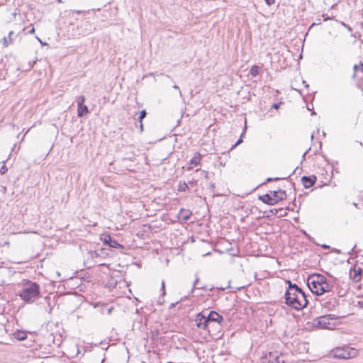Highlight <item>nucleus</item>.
<instances>
[{"label": "nucleus", "mask_w": 363, "mask_h": 363, "mask_svg": "<svg viewBox=\"0 0 363 363\" xmlns=\"http://www.w3.org/2000/svg\"><path fill=\"white\" fill-rule=\"evenodd\" d=\"M59 2H62V0H57Z\"/></svg>", "instance_id": "nucleus-47"}, {"label": "nucleus", "mask_w": 363, "mask_h": 363, "mask_svg": "<svg viewBox=\"0 0 363 363\" xmlns=\"http://www.w3.org/2000/svg\"><path fill=\"white\" fill-rule=\"evenodd\" d=\"M336 319L337 317L333 314L322 315L315 319L313 324L320 328L331 329L335 326V324L332 323V321Z\"/></svg>", "instance_id": "nucleus-5"}, {"label": "nucleus", "mask_w": 363, "mask_h": 363, "mask_svg": "<svg viewBox=\"0 0 363 363\" xmlns=\"http://www.w3.org/2000/svg\"><path fill=\"white\" fill-rule=\"evenodd\" d=\"M354 274H359V272H354Z\"/></svg>", "instance_id": "nucleus-45"}, {"label": "nucleus", "mask_w": 363, "mask_h": 363, "mask_svg": "<svg viewBox=\"0 0 363 363\" xmlns=\"http://www.w3.org/2000/svg\"><path fill=\"white\" fill-rule=\"evenodd\" d=\"M8 169L6 165H3L0 169V173L4 174L7 172Z\"/></svg>", "instance_id": "nucleus-25"}, {"label": "nucleus", "mask_w": 363, "mask_h": 363, "mask_svg": "<svg viewBox=\"0 0 363 363\" xmlns=\"http://www.w3.org/2000/svg\"><path fill=\"white\" fill-rule=\"evenodd\" d=\"M18 295L26 303H33L40 297V286L36 282L23 280Z\"/></svg>", "instance_id": "nucleus-1"}, {"label": "nucleus", "mask_w": 363, "mask_h": 363, "mask_svg": "<svg viewBox=\"0 0 363 363\" xmlns=\"http://www.w3.org/2000/svg\"><path fill=\"white\" fill-rule=\"evenodd\" d=\"M270 213H271L272 215H275V214L277 213V209L270 210Z\"/></svg>", "instance_id": "nucleus-33"}, {"label": "nucleus", "mask_w": 363, "mask_h": 363, "mask_svg": "<svg viewBox=\"0 0 363 363\" xmlns=\"http://www.w3.org/2000/svg\"><path fill=\"white\" fill-rule=\"evenodd\" d=\"M101 241L104 245H108L110 247L119 248L123 246L119 244L116 240H112L111 237L108 235H105L101 238Z\"/></svg>", "instance_id": "nucleus-10"}, {"label": "nucleus", "mask_w": 363, "mask_h": 363, "mask_svg": "<svg viewBox=\"0 0 363 363\" xmlns=\"http://www.w3.org/2000/svg\"><path fill=\"white\" fill-rule=\"evenodd\" d=\"M201 161V155L199 152H196L194 157L190 161V164L194 166H197Z\"/></svg>", "instance_id": "nucleus-16"}, {"label": "nucleus", "mask_w": 363, "mask_h": 363, "mask_svg": "<svg viewBox=\"0 0 363 363\" xmlns=\"http://www.w3.org/2000/svg\"><path fill=\"white\" fill-rule=\"evenodd\" d=\"M195 321L199 329L208 330L209 333L211 332V325L205 311L199 313L196 316Z\"/></svg>", "instance_id": "nucleus-7"}, {"label": "nucleus", "mask_w": 363, "mask_h": 363, "mask_svg": "<svg viewBox=\"0 0 363 363\" xmlns=\"http://www.w3.org/2000/svg\"><path fill=\"white\" fill-rule=\"evenodd\" d=\"M187 168H188V169H192V167H188Z\"/></svg>", "instance_id": "nucleus-46"}, {"label": "nucleus", "mask_w": 363, "mask_h": 363, "mask_svg": "<svg viewBox=\"0 0 363 363\" xmlns=\"http://www.w3.org/2000/svg\"><path fill=\"white\" fill-rule=\"evenodd\" d=\"M189 189L188 184L185 182H179L178 186L179 191H185Z\"/></svg>", "instance_id": "nucleus-19"}, {"label": "nucleus", "mask_w": 363, "mask_h": 363, "mask_svg": "<svg viewBox=\"0 0 363 363\" xmlns=\"http://www.w3.org/2000/svg\"><path fill=\"white\" fill-rule=\"evenodd\" d=\"M205 312L211 325V328L213 326L215 323L218 325L220 324V323L223 320V318L214 311H211L210 312L206 311Z\"/></svg>", "instance_id": "nucleus-9"}, {"label": "nucleus", "mask_w": 363, "mask_h": 363, "mask_svg": "<svg viewBox=\"0 0 363 363\" xmlns=\"http://www.w3.org/2000/svg\"><path fill=\"white\" fill-rule=\"evenodd\" d=\"M356 78L363 79V68L359 69V74Z\"/></svg>", "instance_id": "nucleus-26"}, {"label": "nucleus", "mask_w": 363, "mask_h": 363, "mask_svg": "<svg viewBox=\"0 0 363 363\" xmlns=\"http://www.w3.org/2000/svg\"><path fill=\"white\" fill-rule=\"evenodd\" d=\"M279 107V104H274L272 108L277 109Z\"/></svg>", "instance_id": "nucleus-32"}, {"label": "nucleus", "mask_w": 363, "mask_h": 363, "mask_svg": "<svg viewBox=\"0 0 363 363\" xmlns=\"http://www.w3.org/2000/svg\"><path fill=\"white\" fill-rule=\"evenodd\" d=\"M13 34V31H10L9 33V35L8 37H4L3 39H2V44L4 45V47L6 48L8 47L11 43H13V38H12V35Z\"/></svg>", "instance_id": "nucleus-15"}, {"label": "nucleus", "mask_w": 363, "mask_h": 363, "mask_svg": "<svg viewBox=\"0 0 363 363\" xmlns=\"http://www.w3.org/2000/svg\"><path fill=\"white\" fill-rule=\"evenodd\" d=\"M358 354V351L355 348L348 346L337 347L332 350L330 355L335 359H347L354 358Z\"/></svg>", "instance_id": "nucleus-4"}, {"label": "nucleus", "mask_w": 363, "mask_h": 363, "mask_svg": "<svg viewBox=\"0 0 363 363\" xmlns=\"http://www.w3.org/2000/svg\"><path fill=\"white\" fill-rule=\"evenodd\" d=\"M191 215L192 213L191 211L182 208L179 213V218L182 221H186L190 218Z\"/></svg>", "instance_id": "nucleus-13"}, {"label": "nucleus", "mask_w": 363, "mask_h": 363, "mask_svg": "<svg viewBox=\"0 0 363 363\" xmlns=\"http://www.w3.org/2000/svg\"><path fill=\"white\" fill-rule=\"evenodd\" d=\"M323 275L321 274H312L310 275L307 279V284L312 293L319 295L320 293V283L322 282Z\"/></svg>", "instance_id": "nucleus-6"}, {"label": "nucleus", "mask_w": 363, "mask_h": 363, "mask_svg": "<svg viewBox=\"0 0 363 363\" xmlns=\"http://www.w3.org/2000/svg\"><path fill=\"white\" fill-rule=\"evenodd\" d=\"M354 274H359V272H354Z\"/></svg>", "instance_id": "nucleus-44"}, {"label": "nucleus", "mask_w": 363, "mask_h": 363, "mask_svg": "<svg viewBox=\"0 0 363 363\" xmlns=\"http://www.w3.org/2000/svg\"><path fill=\"white\" fill-rule=\"evenodd\" d=\"M85 101V97L84 96H80L77 99V105H82L84 104Z\"/></svg>", "instance_id": "nucleus-24"}, {"label": "nucleus", "mask_w": 363, "mask_h": 363, "mask_svg": "<svg viewBox=\"0 0 363 363\" xmlns=\"http://www.w3.org/2000/svg\"><path fill=\"white\" fill-rule=\"evenodd\" d=\"M173 88H174V89H175L179 90V96H182V91H180L179 87L177 85H174V86H173Z\"/></svg>", "instance_id": "nucleus-30"}, {"label": "nucleus", "mask_w": 363, "mask_h": 363, "mask_svg": "<svg viewBox=\"0 0 363 363\" xmlns=\"http://www.w3.org/2000/svg\"><path fill=\"white\" fill-rule=\"evenodd\" d=\"M36 38L38 40V41L42 44V45H44L45 43H43L42 42V40L38 38V37H36Z\"/></svg>", "instance_id": "nucleus-38"}, {"label": "nucleus", "mask_w": 363, "mask_h": 363, "mask_svg": "<svg viewBox=\"0 0 363 363\" xmlns=\"http://www.w3.org/2000/svg\"><path fill=\"white\" fill-rule=\"evenodd\" d=\"M354 274H359V272H354Z\"/></svg>", "instance_id": "nucleus-43"}, {"label": "nucleus", "mask_w": 363, "mask_h": 363, "mask_svg": "<svg viewBox=\"0 0 363 363\" xmlns=\"http://www.w3.org/2000/svg\"><path fill=\"white\" fill-rule=\"evenodd\" d=\"M268 6H271L274 4L275 0H264Z\"/></svg>", "instance_id": "nucleus-29"}, {"label": "nucleus", "mask_w": 363, "mask_h": 363, "mask_svg": "<svg viewBox=\"0 0 363 363\" xmlns=\"http://www.w3.org/2000/svg\"><path fill=\"white\" fill-rule=\"evenodd\" d=\"M261 71V67L257 65H253L250 69V73L252 77H256L259 74Z\"/></svg>", "instance_id": "nucleus-17"}, {"label": "nucleus", "mask_w": 363, "mask_h": 363, "mask_svg": "<svg viewBox=\"0 0 363 363\" xmlns=\"http://www.w3.org/2000/svg\"><path fill=\"white\" fill-rule=\"evenodd\" d=\"M72 13H77V14H80V13H87V11H82V10H73V11H72Z\"/></svg>", "instance_id": "nucleus-28"}, {"label": "nucleus", "mask_w": 363, "mask_h": 363, "mask_svg": "<svg viewBox=\"0 0 363 363\" xmlns=\"http://www.w3.org/2000/svg\"><path fill=\"white\" fill-rule=\"evenodd\" d=\"M361 68H363V64L362 63H360L359 65H354V67H353L354 73H353V75H352V78L353 79H355L356 77L358 76L359 72V69H361Z\"/></svg>", "instance_id": "nucleus-18"}, {"label": "nucleus", "mask_w": 363, "mask_h": 363, "mask_svg": "<svg viewBox=\"0 0 363 363\" xmlns=\"http://www.w3.org/2000/svg\"><path fill=\"white\" fill-rule=\"evenodd\" d=\"M162 289L163 290V294H165V291H164V282L162 281Z\"/></svg>", "instance_id": "nucleus-34"}, {"label": "nucleus", "mask_w": 363, "mask_h": 363, "mask_svg": "<svg viewBox=\"0 0 363 363\" xmlns=\"http://www.w3.org/2000/svg\"><path fill=\"white\" fill-rule=\"evenodd\" d=\"M267 360L268 361V363H285L286 358L282 353L278 351H274L270 352L265 356L262 363H266Z\"/></svg>", "instance_id": "nucleus-8"}, {"label": "nucleus", "mask_w": 363, "mask_h": 363, "mask_svg": "<svg viewBox=\"0 0 363 363\" xmlns=\"http://www.w3.org/2000/svg\"><path fill=\"white\" fill-rule=\"evenodd\" d=\"M323 280H322V282L320 283V288L319 296L323 294L325 292L330 291L333 289V286L328 282L326 277L323 276Z\"/></svg>", "instance_id": "nucleus-12"}, {"label": "nucleus", "mask_w": 363, "mask_h": 363, "mask_svg": "<svg viewBox=\"0 0 363 363\" xmlns=\"http://www.w3.org/2000/svg\"><path fill=\"white\" fill-rule=\"evenodd\" d=\"M320 23H320V20H319V21H317V23H316L317 25H320Z\"/></svg>", "instance_id": "nucleus-41"}, {"label": "nucleus", "mask_w": 363, "mask_h": 363, "mask_svg": "<svg viewBox=\"0 0 363 363\" xmlns=\"http://www.w3.org/2000/svg\"><path fill=\"white\" fill-rule=\"evenodd\" d=\"M286 283L289 284V289L286 292L294 291L295 290V289L294 288V286L296 288H299L296 284H292L291 281L289 280H287Z\"/></svg>", "instance_id": "nucleus-20"}, {"label": "nucleus", "mask_w": 363, "mask_h": 363, "mask_svg": "<svg viewBox=\"0 0 363 363\" xmlns=\"http://www.w3.org/2000/svg\"><path fill=\"white\" fill-rule=\"evenodd\" d=\"M294 288V291L285 293V303L296 311H300L307 306L308 300L301 289L295 286Z\"/></svg>", "instance_id": "nucleus-2"}, {"label": "nucleus", "mask_w": 363, "mask_h": 363, "mask_svg": "<svg viewBox=\"0 0 363 363\" xmlns=\"http://www.w3.org/2000/svg\"><path fill=\"white\" fill-rule=\"evenodd\" d=\"M16 338L19 340H23L26 338V335L23 332H18L16 335Z\"/></svg>", "instance_id": "nucleus-21"}, {"label": "nucleus", "mask_w": 363, "mask_h": 363, "mask_svg": "<svg viewBox=\"0 0 363 363\" xmlns=\"http://www.w3.org/2000/svg\"><path fill=\"white\" fill-rule=\"evenodd\" d=\"M9 245H10L9 242V241H6V242L2 245V246H7V247H9Z\"/></svg>", "instance_id": "nucleus-36"}, {"label": "nucleus", "mask_w": 363, "mask_h": 363, "mask_svg": "<svg viewBox=\"0 0 363 363\" xmlns=\"http://www.w3.org/2000/svg\"><path fill=\"white\" fill-rule=\"evenodd\" d=\"M323 247L324 248H328V247H329V246H328V245H323Z\"/></svg>", "instance_id": "nucleus-40"}, {"label": "nucleus", "mask_w": 363, "mask_h": 363, "mask_svg": "<svg viewBox=\"0 0 363 363\" xmlns=\"http://www.w3.org/2000/svg\"><path fill=\"white\" fill-rule=\"evenodd\" d=\"M147 112L145 110H143L140 111V116H139V122L141 123V121L146 116Z\"/></svg>", "instance_id": "nucleus-23"}, {"label": "nucleus", "mask_w": 363, "mask_h": 363, "mask_svg": "<svg viewBox=\"0 0 363 363\" xmlns=\"http://www.w3.org/2000/svg\"><path fill=\"white\" fill-rule=\"evenodd\" d=\"M199 278L198 277H196L195 281H194L193 283V288H192V291H194V290L195 289H205V287L204 286H199V287H196V285L198 284L199 283Z\"/></svg>", "instance_id": "nucleus-22"}, {"label": "nucleus", "mask_w": 363, "mask_h": 363, "mask_svg": "<svg viewBox=\"0 0 363 363\" xmlns=\"http://www.w3.org/2000/svg\"><path fill=\"white\" fill-rule=\"evenodd\" d=\"M34 33H35V28H32V29L28 31L29 34H33Z\"/></svg>", "instance_id": "nucleus-35"}, {"label": "nucleus", "mask_w": 363, "mask_h": 363, "mask_svg": "<svg viewBox=\"0 0 363 363\" xmlns=\"http://www.w3.org/2000/svg\"><path fill=\"white\" fill-rule=\"evenodd\" d=\"M242 142V139H241V138H240V139L237 141V143H235V144L232 147V148H231V149H233L234 147H235L238 145H239V144H240V143H241Z\"/></svg>", "instance_id": "nucleus-31"}, {"label": "nucleus", "mask_w": 363, "mask_h": 363, "mask_svg": "<svg viewBox=\"0 0 363 363\" xmlns=\"http://www.w3.org/2000/svg\"><path fill=\"white\" fill-rule=\"evenodd\" d=\"M353 206H355L357 208H359L358 204L357 203L354 202Z\"/></svg>", "instance_id": "nucleus-39"}, {"label": "nucleus", "mask_w": 363, "mask_h": 363, "mask_svg": "<svg viewBox=\"0 0 363 363\" xmlns=\"http://www.w3.org/2000/svg\"><path fill=\"white\" fill-rule=\"evenodd\" d=\"M315 25H317V24H316L315 23H312V25H311V27H313V26H314Z\"/></svg>", "instance_id": "nucleus-42"}, {"label": "nucleus", "mask_w": 363, "mask_h": 363, "mask_svg": "<svg viewBox=\"0 0 363 363\" xmlns=\"http://www.w3.org/2000/svg\"><path fill=\"white\" fill-rule=\"evenodd\" d=\"M77 115L79 117H82L89 112L87 106L84 104L77 105Z\"/></svg>", "instance_id": "nucleus-14"}, {"label": "nucleus", "mask_w": 363, "mask_h": 363, "mask_svg": "<svg viewBox=\"0 0 363 363\" xmlns=\"http://www.w3.org/2000/svg\"><path fill=\"white\" fill-rule=\"evenodd\" d=\"M282 179H285V177H282ZM279 179H281V178H279V177L271 178V177H269V178L267 179V182H272V181H277V180H279Z\"/></svg>", "instance_id": "nucleus-27"}, {"label": "nucleus", "mask_w": 363, "mask_h": 363, "mask_svg": "<svg viewBox=\"0 0 363 363\" xmlns=\"http://www.w3.org/2000/svg\"><path fill=\"white\" fill-rule=\"evenodd\" d=\"M286 197V194L285 191L279 189L277 191H270L269 194L259 196V199L267 205L273 206L284 200Z\"/></svg>", "instance_id": "nucleus-3"}, {"label": "nucleus", "mask_w": 363, "mask_h": 363, "mask_svg": "<svg viewBox=\"0 0 363 363\" xmlns=\"http://www.w3.org/2000/svg\"><path fill=\"white\" fill-rule=\"evenodd\" d=\"M301 181H302V183H303V185L304 186V187L306 189H308V188L311 187L312 186H313L314 184L315 183L316 177L314 175H312L310 177L303 176L301 178Z\"/></svg>", "instance_id": "nucleus-11"}, {"label": "nucleus", "mask_w": 363, "mask_h": 363, "mask_svg": "<svg viewBox=\"0 0 363 363\" xmlns=\"http://www.w3.org/2000/svg\"><path fill=\"white\" fill-rule=\"evenodd\" d=\"M140 130L143 131V125L142 122H141V123H140Z\"/></svg>", "instance_id": "nucleus-37"}]
</instances>
